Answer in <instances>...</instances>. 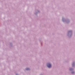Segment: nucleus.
Masks as SVG:
<instances>
[{"label": "nucleus", "instance_id": "f03ea898", "mask_svg": "<svg viewBox=\"0 0 75 75\" xmlns=\"http://www.w3.org/2000/svg\"><path fill=\"white\" fill-rule=\"evenodd\" d=\"M30 69L29 68H28L26 69V70H29Z\"/></svg>", "mask_w": 75, "mask_h": 75}, {"label": "nucleus", "instance_id": "7ed1b4c3", "mask_svg": "<svg viewBox=\"0 0 75 75\" xmlns=\"http://www.w3.org/2000/svg\"><path fill=\"white\" fill-rule=\"evenodd\" d=\"M74 72H72V74H74Z\"/></svg>", "mask_w": 75, "mask_h": 75}, {"label": "nucleus", "instance_id": "f257e3e1", "mask_svg": "<svg viewBox=\"0 0 75 75\" xmlns=\"http://www.w3.org/2000/svg\"><path fill=\"white\" fill-rule=\"evenodd\" d=\"M47 67L48 68H51V64L50 63H48L47 64Z\"/></svg>", "mask_w": 75, "mask_h": 75}]
</instances>
